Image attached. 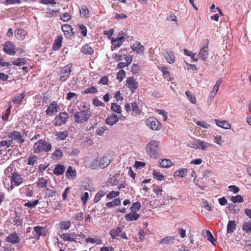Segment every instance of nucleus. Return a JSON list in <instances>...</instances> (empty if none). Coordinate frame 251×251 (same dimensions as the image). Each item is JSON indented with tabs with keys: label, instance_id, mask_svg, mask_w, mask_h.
Wrapping results in <instances>:
<instances>
[{
	"label": "nucleus",
	"instance_id": "1",
	"mask_svg": "<svg viewBox=\"0 0 251 251\" xmlns=\"http://www.w3.org/2000/svg\"><path fill=\"white\" fill-rule=\"evenodd\" d=\"M83 109L79 110L74 115V121L75 123L83 124L87 122L92 117V113L90 109V105L84 104L82 106Z\"/></svg>",
	"mask_w": 251,
	"mask_h": 251
},
{
	"label": "nucleus",
	"instance_id": "2",
	"mask_svg": "<svg viewBox=\"0 0 251 251\" xmlns=\"http://www.w3.org/2000/svg\"><path fill=\"white\" fill-rule=\"evenodd\" d=\"M146 152L151 158H157L160 154L159 142L157 140H151L146 145Z\"/></svg>",
	"mask_w": 251,
	"mask_h": 251
},
{
	"label": "nucleus",
	"instance_id": "3",
	"mask_svg": "<svg viewBox=\"0 0 251 251\" xmlns=\"http://www.w3.org/2000/svg\"><path fill=\"white\" fill-rule=\"evenodd\" d=\"M51 145L42 139L39 140L33 145L32 150L34 153L47 152L51 149Z\"/></svg>",
	"mask_w": 251,
	"mask_h": 251
},
{
	"label": "nucleus",
	"instance_id": "4",
	"mask_svg": "<svg viewBox=\"0 0 251 251\" xmlns=\"http://www.w3.org/2000/svg\"><path fill=\"white\" fill-rule=\"evenodd\" d=\"M13 171L12 167H8L5 171V173L10 179L11 183L14 184L15 186H18L23 182V178L17 172Z\"/></svg>",
	"mask_w": 251,
	"mask_h": 251
},
{
	"label": "nucleus",
	"instance_id": "5",
	"mask_svg": "<svg viewBox=\"0 0 251 251\" xmlns=\"http://www.w3.org/2000/svg\"><path fill=\"white\" fill-rule=\"evenodd\" d=\"M72 64L69 63L61 69L59 72V80L60 81L65 82L67 80L72 72Z\"/></svg>",
	"mask_w": 251,
	"mask_h": 251
},
{
	"label": "nucleus",
	"instance_id": "6",
	"mask_svg": "<svg viewBox=\"0 0 251 251\" xmlns=\"http://www.w3.org/2000/svg\"><path fill=\"white\" fill-rule=\"evenodd\" d=\"M145 123L148 127L153 130H158L162 126L161 123L154 117H149L146 120Z\"/></svg>",
	"mask_w": 251,
	"mask_h": 251
},
{
	"label": "nucleus",
	"instance_id": "7",
	"mask_svg": "<svg viewBox=\"0 0 251 251\" xmlns=\"http://www.w3.org/2000/svg\"><path fill=\"white\" fill-rule=\"evenodd\" d=\"M126 86L132 93H134L135 90H136L139 86L138 82L133 76L128 77L126 78Z\"/></svg>",
	"mask_w": 251,
	"mask_h": 251
},
{
	"label": "nucleus",
	"instance_id": "8",
	"mask_svg": "<svg viewBox=\"0 0 251 251\" xmlns=\"http://www.w3.org/2000/svg\"><path fill=\"white\" fill-rule=\"evenodd\" d=\"M33 238L39 240L41 236H46L47 235V230L46 228L39 226L34 227V232Z\"/></svg>",
	"mask_w": 251,
	"mask_h": 251
},
{
	"label": "nucleus",
	"instance_id": "9",
	"mask_svg": "<svg viewBox=\"0 0 251 251\" xmlns=\"http://www.w3.org/2000/svg\"><path fill=\"white\" fill-rule=\"evenodd\" d=\"M68 118V114L66 112H61L55 117L54 125L61 126L66 123Z\"/></svg>",
	"mask_w": 251,
	"mask_h": 251
},
{
	"label": "nucleus",
	"instance_id": "10",
	"mask_svg": "<svg viewBox=\"0 0 251 251\" xmlns=\"http://www.w3.org/2000/svg\"><path fill=\"white\" fill-rule=\"evenodd\" d=\"M3 50L7 54L14 55L16 53L15 46L10 41L4 43L3 46Z\"/></svg>",
	"mask_w": 251,
	"mask_h": 251
},
{
	"label": "nucleus",
	"instance_id": "11",
	"mask_svg": "<svg viewBox=\"0 0 251 251\" xmlns=\"http://www.w3.org/2000/svg\"><path fill=\"white\" fill-rule=\"evenodd\" d=\"M8 136L9 138L16 141L20 144H22L25 142V139H24L22 133L18 131L14 130L9 133Z\"/></svg>",
	"mask_w": 251,
	"mask_h": 251
},
{
	"label": "nucleus",
	"instance_id": "12",
	"mask_svg": "<svg viewBox=\"0 0 251 251\" xmlns=\"http://www.w3.org/2000/svg\"><path fill=\"white\" fill-rule=\"evenodd\" d=\"M5 241L7 243L16 244L20 242V238L16 232H14L10 234L6 238Z\"/></svg>",
	"mask_w": 251,
	"mask_h": 251
},
{
	"label": "nucleus",
	"instance_id": "13",
	"mask_svg": "<svg viewBox=\"0 0 251 251\" xmlns=\"http://www.w3.org/2000/svg\"><path fill=\"white\" fill-rule=\"evenodd\" d=\"M85 166L87 168H89L93 170L97 169L99 167L98 157H97L95 159H88L85 162Z\"/></svg>",
	"mask_w": 251,
	"mask_h": 251
},
{
	"label": "nucleus",
	"instance_id": "14",
	"mask_svg": "<svg viewBox=\"0 0 251 251\" xmlns=\"http://www.w3.org/2000/svg\"><path fill=\"white\" fill-rule=\"evenodd\" d=\"M59 106L57 101H54L50 103L46 110V113L49 116L53 115L55 113L57 112Z\"/></svg>",
	"mask_w": 251,
	"mask_h": 251
},
{
	"label": "nucleus",
	"instance_id": "15",
	"mask_svg": "<svg viewBox=\"0 0 251 251\" xmlns=\"http://www.w3.org/2000/svg\"><path fill=\"white\" fill-rule=\"evenodd\" d=\"M79 15L82 19H87L90 17V15L88 8L86 5H82L79 7Z\"/></svg>",
	"mask_w": 251,
	"mask_h": 251
},
{
	"label": "nucleus",
	"instance_id": "16",
	"mask_svg": "<svg viewBox=\"0 0 251 251\" xmlns=\"http://www.w3.org/2000/svg\"><path fill=\"white\" fill-rule=\"evenodd\" d=\"M60 237L64 241H70L76 242V238L74 234L71 233H63L60 235Z\"/></svg>",
	"mask_w": 251,
	"mask_h": 251
},
{
	"label": "nucleus",
	"instance_id": "17",
	"mask_svg": "<svg viewBox=\"0 0 251 251\" xmlns=\"http://www.w3.org/2000/svg\"><path fill=\"white\" fill-rule=\"evenodd\" d=\"M119 121V118L114 113L109 115L106 119V123L107 125L113 126L116 124Z\"/></svg>",
	"mask_w": 251,
	"mask_h": 251
},
{
	"label": "nucleus",
	"instance_id": "18",
	"mask_svg": "<svg viewBox=\"0 0 251 251\" xmlns=\"http://www.w3.org/2000/svg\"><path fill=\"white\" fill-rule=\"evenodd\" d=\"M111 162L110 159L107 156H103L99 160V167L104 169Z\"/></svg>",
	"mask_w": 251,
	"mask_h": 251
},
{
	"label": "nucleus",
	"instance_id": "19",
	"mask_svg": "<svg viewBox=\"0 0 251 251\" xmlns=\"http://www.w3.org/2000/svg\"><path fill=\"white\" fill-rule=\"evenodd\" d=\"M124 37L122 36L118 38H111V44L115 48H119L122 44Z\"/></svg>",
	"mask_w": 251,
	"mask_h": 251
},
{
	"label": "nucleus",
	"instance_id": "20",
	"mask_svg": "<svg viewBox=\"0 0 251 251\" xmlns=\"http://www.w3.org/2000/svg\"><path fill=\"white\" fill-rule=\"evenodd\" d=\"M202 234L205 238L210 241L213 245L217 243L216 240L214 238L212 233L209 230L202 231Z\"/></svg>",
	"mask_w": 251,
	"mask_h": 251
},
{
	"label": "nucleus",
	"instance_id": "21",
	"mask_svg": "<svg viewBox=\"0 0 251 251\" xmlns=\"http://www.w3.org/2000/svg\"><path fill=\"white\" fill-rule=\"evenodd\" d=\"M123 229L121 227L118 226L115 229H110L109 234L113 239H116L117 237L120 236Z\"/></svg>",
	"mask_w": 251,
	"mask_h": 251
},
{
	"label": "nucleus",
	"instance_id": "22",
	"mask_svg": "<svg viewBox=\"0 0 251 251\" xmlns=\"http://www.w3.org/2000/svg\"><path fill=\"white\" fill-rule=\"evenodd\" d=\"M61 29L65 36L70 37L72 35L71 33H72L73 28L71 25L68 24L63 25L61 26Z\"/></svg>",
	"mask_w": 251,
	"mask_h": 251
},
{
	"label": "nucleus",
	"instance_id": "23",
	"mask_svg": "<svg viewBox=\"0 0 251 251\" xmlns=\"http://www.w3.org/2000/svg\"><path fill=\"white\" fill-rule=\"evenodd\" d=\"M215 124L219 126L224 129H229L231 127L230 124L226 121H219L217 119L215 120Z\"/></svg>",
	"mask_w": 251,
	"mask_h": 251
},
{
	"label": "nucleus",
	"instance_id": "24",
	"mask_svg": "<svg viewBox=\"0 0 251 251\" xmlns=\"http://www.w3.org/2000/svg\"><path fill=\"white\" fill-rule=\"evenodd\" d=\"M139 217L140 215L139 214L137 213L136 212L132 211L131 212L127 214L125 216V218L127 221H132L137 220Z\"/></svg>",
	"mask_w": 251,
	"mask_h": 251
},
{
	"label": "nucleus",
	"instance_id": "25",
	"mask_svg": "<svg viewBox=\"0 0 251 251\" xmlns=\"http://www.w3.org/2000/svg\"><path fill=\"white\" fill-rule=\"evenodd\" d=\"M175 240V236H166L162 239L159 243L163 245H171L174 243Z\"/></svg>",
	"mask_w": 251,
	"mask_h": 251
},
{
	"label": "nucleus",
	"instance_id": "26",
	"mask_svg": "<svg viewBox=\"0 0 251 251\" xmlns=\"http://www.w3.org/2000/svg\"><path fill=\"white\" fill-rule=\"evenodd\" d=\"M65 171V167L61 164H57L53 170L54 174L57 176L62 175Z\"/></svg>",
	"mask_w": 251,
	"mask_h": 251
},
{
	"label": "nucleus",
	"instance_id": "27",
	"mask_svg": "<svg viewBox=\"0 0 251 251\" xmlns=\"http://www.w3.org/2000/svg\"><path fill=\"white\" fill-rule=\"evenodd\" d=\"M63 154L62 150L60 148H58L52 153L51 158L54 160H59L62 157Z\"/></svg>",
	"mask_w": 251,
	"mask_h": 251
},
{
	"label": "nucleus",
	"instance_id": "28",
	"mask_svg": "<svg viewBox=\"0 0 251 251\" xmlns=\"http://www.w3.org/2000/svg\"><path fill=\"white\" fill-rule=\"evenodd\" d=\"M81 51L86 55H92L94 53V49L88 45L86 44L82 47Z\"/></svg>",
	"mask_w": 251,
	"mask_h": 251
},
{
	"label": "nucleus",
	"instance_id": "29",
	"mask_svg": "<svg viewBox=\"0 0 251 251\" xmlns=\"http://www.w3.org/2000/svg\"><path fill=\"white\" fill-rule=\"evenodd\" d=\"M167 62L170 64H173L175 61V56L173 52L166 51L164 55Z\"/></svg>",
	"mask_w": 251,
	"mask_h": 251
},
{
	"label": "nucleus",
	"instance_id": "30",
	"mask_svg": "<svg viewBox=\"0 0 251 251\" xmlns=\"http://www.w3.org/2000/svg\"><path fill=\"white\" fill-rule=\"evenodd\" d=\"M236 224L235 221H229L227 225L226 231L227 233H232L235 230Z\"/></svg>",
	"mask_w": 251,
	"mask_h": 251
},
{
	"label": "nucleus",
	"instance_id": "31",
	"mask_svg": "<svg viewBox=\"0 0 251 251\" xmlns=\"http://www.w3.org/2000/svg\"><path fill=\"white\" fill-rule=\"evenodd\" d=\"M25 95V92L15 96L13 98L12 101L15 104H19L21 103Z\"/></svg>",
	"mask_w": 251,
	"mask_h": 251
},
{
	"label": "nucleus",
	"instance_id": "32",
	"mask_svg": "<svg viewBox=\"0 0 251 251\" xmlns=\"http://www.w3.org/2000/svg\"><path fill=\"white\" fill-rule=\"evenodd\" d=\"M62 36H58L56 39H55L54 43L53 44L52 49L54 50H58L62 45Z\"/></svg>",
	"mask_w": 251,
	"mask_h": 251
},
{
	"label": "nucleus",
	"instance_id": "33",
	"mask_svg": "<svg viewBox=\"0 0 251 251\" xmlns=\"http://www.w3.org/2000/svg\"><path fill=\"white\" fill-rule=\"evenodd\" d=\"M132 50L137 53H140L143 51V46L140 42L134 43L131 47Z\"/></svg>",
	"mask_w": 251,
	"mask_h": 251
},
{
	"label": "nucleus",
	"instance_id": "34",
	"mask_svg": "<svg viewBox=\"0 0 251 251\" xmlns=\"http://www.w3.org/2000/svg\"><path fill=\"white\" fill-rule=\"evenodd\" d=\"M187 169L186 168H182L177 170L175 172L174 176L175 177L180 176L181 177H185L187 176Z\"/></svg>",
	"mask_w": 251,
	"mask_h": 251
},
{
	"label": "nucleus",
	"instance_id": "35",
	"mask_svg": "<svg viewBox=\"0 0 251 251\" xmlns=\"http://www.w3.org/2000/svg\"><path fill=\"white\" fill-rule=\"evenodd\" d=\"M48 180L44 177L39 178L37 182V186L40 189L45 188L47 187Z\"/></svg>",
	"mask_w": 251,
	"mask_h": 251
},
{
	"label": "nucleus",
	"instance_id": "36",
	"mask_svg": "<svg viewBox=\"0 0 251 251\" xmlns=\"http://www.w3.org/2000/svg\"><path fill=\"white\" fill-rule=\"evenodd\" d=\"M69 135V133L68 130H65L63 131H60L58 132L56 136L57 139L59 140H64L66 139Z\"/></svg>",
	"mask_w": 251,
	"mask_h": 251
},
{
	"label": "nucleus",
	"instance_id": "37",
	"mask_svg": "<svg viewBox=\"0 0 251 251\" xmlns=\"http://www.w3.org/2000/svg\"><path fill=\"white\" fill-rule=\"evenodd\" d=\"M66 176L69 179L72 178L76 176V171L73 170L71 166H69L66 173Z\"/></svg>",
	"mask_w": 251,
	"mask_h": 251
},
{
	"label": "nucleus",
	"instance_id": "38",
	"mask_svg": "<svg viewBox=\"0 0 251 251\" xmlns=\"http://www.w3.org/2000/svg\"><path fill=\"white\" fill-rule=\"evenodd\" d=\"M15 33L18 38H21L22 39L25 38L27 34L26 31L22 28L16 29L15 31Z\"/></svg>",
	"mask_w": 251,
	"mask_h": 251
},
{
	"label": "nucleus",
	"instance_id": "39",
	"mask_svg": "<svg viewBox=\"0 0 251 251\" xmlns=\"http://www.w3.org/2000/svg\"><path fill=\"white\" fill-rule=\"evenodd\" d=\"M152 175L154 178L159 181L163 180L165 178V176L160 172L156 170H153Z\"/></svg>",
	"mask_w": 251,
	"mask_h": 251
},
{
	"label": "nucleus",
	"instance_id": "40",
	"mask_svg": "<svg viewBox=\"0 0 251 251\" xmlns=\"http://www.w3.org/2000/svg\"><path fill=\"white\" fill-rule=\"evenodd\" d=\"M199 149H201L202 150L205 151L207 148L211 147L212 146V144L205 142L204 141H201L200 139H198V144Z\"/></svg>",
	"mask_w": 251,
	"mask_h": 251
},
{
	"label": "nucleus",
	"instance_id": "41",
	"mask_svg": "<svg viewBox=\"0 0 251 251\" xmlns=\"http://www.w3.org/2000/svg\"><path fill=\"white\" fill-rule=\"evenodd\" d=\"M121 203V201L119 199H115L112 201L106 203V206L108 208H111L119 205Z\"/></svg>",
	"mask_w": 251,
	"mask_h": 251
},
{
	"label": "nucleus",
	"instance_id": "42",
	"mask_svg": "<svg viewBox=\"0 0 251 251\" xmlns=\"http://www.w3.org/2000/svg\"><path fill=\"white\" fill-rule=\"evenodd\" d=\"M26 61L24 58H18L12 62V65L21 66L26 64Z\"/></svg>",
	"mask_w": 251,
	"mask_h": 251
},
{
	"label": "nucleus",
	"instance_id": "43",
	"mask_svg": "<svg viewBox=\"0 0 251 251\" xmlns=\"http://www.w3.org/2000/svg\"><path fill=\"white\" fill-rule=\"evenodd\" d=\"M59 225L61 229L68 230L71 226V223L68 221H64L60 223Z\"/></svg>",
	"mask_w": 251,
	"mask_h": 251
},
{
	"label": "nucleus",
	"instance_id": "44",
	"mask_svg": "<svg viewBox=\"0 0 251 251\" xmlns=\"http://www.w3.org/2000/svg\"><path fill=\"white\" fill-rule=\"evenodd\" d=\"M173 165V163L169 159H162L160 163V166L162 168H169Z\"/></svg>",
	"mask_w": 251,
	"mask_h": 251
},
{
	"label": "nucleus",
	"instance_id": "45",
	"mask_svg": "<svg viewBox=\"0 0 251 251\" xmlns=\"http://www.w3.org/2000/svg\"><path fill=\"white\" fill-rule=\"evenodd\" d=\"M242 229L247 233L251 232V221L245 222L243 224Z\"/></svg>",
	"mask_w": 251,
	"mask_h": 251
},
{
	"label": "nucleus",
	"instance_id": "46",
	"mask_svg": "<svg viewBox=\"0 0 251 251\" xmlns=\"http://www.w3.org/2000/svg\"><path fill=\"white\" fill-rule=\"evenodd\" d=\"M185 94L187 96L189 101L192 104H196L197 103L196 98L194 95H192V93L187 91L185 92Z\"/></svg>",
	"mask_w": 251,
	"mask_h": 251
},
{
	"label": "nucleus",
	"instance_id": "47",
	"mask_svg": "<svg viewBox=\"0 0 251 251\" xmlns=\"http://www.w3.org/2000/svg\"><path fill=\"white\" fill-rule=\"evenodd\" d=\"M86 242L87 243H91L93 244L96 243L97 244H101L102 240L101 238H93L91 237H88L86 239Z\"/></svg>",
	"mask_w": 251,
	"mask_h": 251
},
{
	"label": "nucleus",
	"instance_id": "48",
	"mask_svg": "<svg viewBox=\"0 0 251 251\" xmlns=\"http://www.w3.org/2000/svg\"><path fill=\"white\" fill-rule=\"evenodd\" d=\"M199 55L203 60L205 61L207 60L208 56V50L201 49L199 52Z\"/></svg>",
	"mask_w": 251,
	"mask_h": 251
},
{
	"label": "nucleus",
	"instance_id": "49",
	"mask_svg": "<svg viewBox=\"0 0 251 251\" xmlns=\"http://www.w3.org/2000/svg\"><path fill=\"white\" fill-rule=\"evenodd\" d=\"M106 194V193L102 191H100L98 192L95 195L94 201L95 203L98 202L101 199V198L105 196Z\"/></svg>",
	"mask_w": 251,
	"mask_h": 251
},
{
	"label": "nucleus",
	"instance_id": "50",
	"mask_svg": "<svg viewBox=\"0 0 251 251\" xmlns=\"http://www.w3.org/2000/svg\"><path fill=\"white\" fill-rule=\"evenodd\" d=\"M39 203V200H35L32 201H28V202H25L24 204V206L27 207H29L31 209V208H34L35 207V206L36 205H37Z\"/></svg>",
	"mask_w": 251,
	"mask_h": 251
},
{
	"label": "nucleus",
	"instance_id": "51",
	"mask_svg": "<svg viewBox=\"0 0 251 251\" xmlns=\"http://www.w3.org/2000/svg\"><path fill=\"white\" fill-rule=\"evenodd\" d=\"M13 222L14 225L17 226H20L22 224L23 220L21 219V217L17 213H16L15 216L13 219Z\"/></svg>",
	"mask_w": 251,
	"mask_h": 251
},
{
	"label": "nucleus",
	"instance_id": "52",
	"mask_svg": "<svg viewBox=\"0 0 251 251\" xmlns=\"http://www.w3.org/2000/svg\"><path fill=\"white\" fill-rule=\"evenodd\" d=\"M111 109L114 112L117 113H120L121 112V107L120 105L116 103H112Z\"/></svg>",
	"mask_w": 251,
	"mask_h": 251
},
{
	"label": "nucleus",
	"instance_id": "53",
	"mask_svg": "<svg viewBox=\"0 0 251 251\" xmlns=\"http://www.w3.org/2000/svg\"><path fill=\"white\" fill-rule=\"evenodd\" d=\"M231 201L233 203L243 202L244 201L243 197L241 195H236L231 197Z\"/></svg>",
	"mask_w": 251,
	"mask_h": 251
},
{
	"label": "nucleus",
	"instance_id": "54",
	"mask_svg": "<svg viewBox=\"0 0 251 251\" xmlns=\"http://www.w3.org/2000/svg\"><path fill=\"white\" fill-rule=\"evenodd\" d=\"M83 93L84 94H96L97 93L98 90L95 86H91L86 88L85 90L83 91Z\"/></svg>",
	"mask_w": 251,
	"mask_h": 251
},
{
	"label": "nucleus",
	"instance_id": "55",
	"mask_svg": "<svg viewBox=\"0 0 251 251\" xmlns=\"http://www.w3.org/2000/svg\"><path fill=\"white\" fill-rule=\"evenodd\" d=\"M93 104L95 106H97V107L101 106V107H104L105 106V104L103 102H102V101H101L100 100H99V99L97 97L94 98L93 99Z\"/></svg>",
	"mask_w": 251,
	"mask_h": 251
},
{
	"label": "nucleus",
	"instance_id": "56",
	"mask_svg": "<svg viewBox=\"0 0 251 251\" xmlns=\"http://www.w3.org/2000/svg\"><path fill=\"white\" fill-rule=\"evenodd\" d=\"M120 192L119 191H112L106 195V197L109 199L116 198L119 196Z\"/></svg>",
	"mask_w": 251,
	"mask_h": 251
},
{
	"label": "nucleus",
	"instance_id": "57",
	"mask_svg": "<svg viewBox=\"0 0 251 251\" xmlns=\"http://www.w3.org/2000/svg\"><path fill=\"white\" fill-rule=\"evenodd\" d=\"M126 76V74L125 71L123 70H120L117 73V79L120 81H121L124 79Z\"/></svg>",
	"mask_w": 251,
	"mask_h": 251
},
{
	"label": "nucleus",
	"instance_id": "58",
	"mask_svg": "<svg viewBox=\"0 0 251 251\" xmlns=\"http://www.w3.org/2000/svg\"><path fill=\"white\" fill-rule=\"evenodd\" d=\"M72 18V16L69 13H64L61 15L60 19L64 22H67L71 20Z\"/></svg>",
	"mask_w": 251,
	"mask_h": 251
},
{
	"label": "nucleus",
	"instance_id": "59",
	"mask_svg": "<svg viewBox=\"0 0 251 251\" xmlns=\"http://www.w3.org/2000/svg\"><path fill=\"white\" fill-rule=\"evenodd\" d=\"M78 27L82 36H86L87 34V29L85 26L83 25H78Z\"/></svg>",
	"mask_w": 251,
	"mask_h": 251
},
{
	"label": "nucleus",
	"instance_id": "60",
	"mask_svg": "<svg viewBox=\"0 0 251 251\" xmlns=\"http://www.w3.org/2000/svg\"><path fill=\"white\" fill-rule=\"evenodd\" d=\"M45 194L48 197H53L55 196L56 192L54 189L47 188L46 190Z\"/></svg>",
	"mask_w": 251,
	"mask_h": 251
},
{
	"label": "nucleus",
	"instance_id": "61",
	"mask_svg": "<svg viewBox=\"0 0 251 251\" xmlns=\"http://www.w3.org/2000/svg\"><path fill=\"white\" fill-rule=\"evenodd\" d=\"M131 108H132V111L136 115H139L140 114V110L139 109V107L136 102H132L131 103Z\"/></svg>",
	"mask_w": 251,
	"mask_h": 251
},
{
	"label": "nucleus",
	"instance_id": "62",
	"mask_svg": "<svg viewBox=\"0 0 251 251\" xmlns=\"http://www.w3.org/2000/svg\"><path fill=\"white\" fill-rule=\"evenodd\" d=\"M141 208V204L139 202H136L133 203L130 207V210L133 212L139 210Z\"/></svg>",
	"mask_w": 251,
	"mask_h": 251
},
{
	"label": "nucleus",
	"instance_id": "63",
	"mask_svg": "<svg viewBox=\"0 0 251 251\" xmlns=\"http://www.w3.org/2000/svg\"><path fill=\"white\" fill-rule=\"evenodd\" d=\"M222 79L221 78H219L218 80L216 81L215 85L214 86L213 88V90H212V91L215 92L216 93H217L219 89V87H220V86L222 83Z\"/></svg>",
	"mask_w": 251,
	"mask_h": 251
},
{
	"label": "nucleus",
	"instance_id": "64",
	"mask_svg": "<svg viewBox=\"0 0 251 251\" xmlns=\"http://www.w3.org/2000/svg\"><path fill=\"white\" fill-rule=\"evenodd\" d=\"M37 157L34 155H31L29 156L28 159V163L27 164L29 165H34L35 164L36 161Z\"/></svg>",
	"mask_w": 251,
	"mask_h": 251
}]
</instances>
